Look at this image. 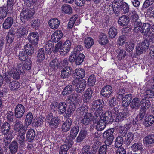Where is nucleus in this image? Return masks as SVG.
<instances>
[{
	"label": "nucleus",
	"mask_w": 154,
	"mask_h": 154,
	"mask_svg": "<svg viewBox=\"0 0 154 154\" xmlns=\"http://www.w3.org/2000/svg\"><path fill=\"white\" fill-rule=\"evenodd\" d=\"M45 120L46 123L48 124L49 127L52 129L58 128L60 123V119L59 117L54 116L53 113H51L48 114Z\"/></svg>",
	"instance_id": "f257e3e1"
},
{
	"label": "nucleus",
	"mask_w": 154,
	"mask_h": 154,
	"mask_svg": "<svg viewBox=\"0 0 154 154\" xmlns=\"http://www.w3.org/2000/svg\"><path fill=\"white\" fill-rule=\"evenodd\" d=\"M17 68V69L13 68L9 69L7 72H3V76L5 77H19L20 73L23 72L25 69L24 68V65L20 63L18 65Z\"/></svg>",
	"instance_id": "f03ea898"
},
{
	"label": "nucleus",
	"mask_w": 154,
	"mask_h": 154,
	"mask_svg": "<svg viewBox=\"0 0 154 154\" xmlns=\"http://www.w3.org/2000/svg\"><path fill=\"white\" fill-rule=\"evenodd\" d=\"M114 128H112L106 130L103 133V136L105 140L104 143L107 146L110 145L113 141Z\"/></svg>",
	"instance_id": "7ed1b4c3"
},
{
	"label": "nucleus",
	"mask_w": 154,
	"mask_h": 154,
	"mask_svg": "<svg viewBox=\"0 0 154 154\" xmlns=\"http://www.w3.org/2000/svg\"><path fill=\"white\" fill-rule=\"evenodd\" d=\"M34 12L32 10L29 8L25 7L22 9L20 13V17L23 21L28 20L31 18L33 15Z\"/></svg>",
	"instance_id": "20e7f679"
},
{
	"label": "nucleus",
	"mask_w": 154,
	"mask_h": 154,
	"mask_svg": "<svg viewBox=\"0 0 154 154\" xmlns=\"http://www.w3.org/2000/svg\"><path fill=\"white\" fill-rule=\"evenodd\" d=\"M26 111V108L23 104H18L14 109V114L15 117L17 119L22 118Z\"/></svg>",
	"instance_id": "39448f33"
},
{
	"label": "nucleus",
	"mask_w": 154,
	"mask_h": 154,
	"mask_svg": "<svg viewBox=\"0 0 154 154\" xmlns=\"http://www.w3.org/2000/svg\"><path fill=\"white\" fill-rule=\"evenodd\" d=\"M14 129V131L18 134L25 133L27 130V128L25 127L21 121L18 120H16Z\"/></svg>",
	"instance_id": "423d86ee"
},
{
	"label": "nucleus",
	"mask_w": 154,
	"mask_h": 154,
	"mask_svg": "<svg viewBox=\"0 0 154 154\" xmlns=\"http://www.w3.org/2000/svg\"><path fill=\"white\" fill-rule=\"evenodd\" d=\"M149 44L147 40H144L141 43L138 44L136 48V54L140 55L148 48Z\"/></svg>",
	"instance_id": "0eeeda50"
},
{
	"label": "nucleus",
	"mask_w": 154,
	"mask_h": 154,
	"mask_svg": "<svg viewBox=\"0 0 154 154\" xmlns=\"http://www.w3.org/2000/svg\"><path fill=\"white\" fill-rule=\"evenodd\" d=\"M150 29L151 25L149 23H144L141 28L140 32L146 37H151L152 33L151 32Z\"/></svg>",
	"instance_id": "6e6552de"
},
{
	"label": "nucleus",
	"mask_w": 154,
	"mask_h": 154,
	"mask_svg": "<svg viewBox=\"0 0 154 154\" xmlns=\"http://www.w3.org/2000/svg\"><path fill=\"white\" fill-rule=\"evenodd\" d=\"M66 102L68 103H75L77 105H80L82 102L81 98L79 97L78 95L73 94L67 97Z\"/></svg>",
	"instance_id": "1a4fd4ad"
},
{
	"label": "nucleus",
	"mask_w": 154,
	"mask_h": 154,
	"mask_svg": "<svg viewBox=\"0 0 154 154\" xmlns=\"http://www.w3.org/2000/svg\"><path fill=\"white\" fill-rule=\"evenodd\" d=\"M71 45V43L70 40L66 41L62 45V48L60 50L59 52L60 54L63 55L66 54L69 51Z\"/></svg>",
	"instance_id": "9d476101"
},
{
	"label": "nucleus",
	"mask_w": 154,
	"mask_h": 154,
	"mask_svg": "<svg viewBox=\"0 0 154 154\" xmlns=\"http://www.w3.org/2000/svg\"><path fill=\"white\" fill-rule=\"evenodd\" d=\"M27 38L32 44L36 45L38 44L39 39L38 34L36 32H31L28 35Z\"/></svg>",
	"instance_id": "9b49d317"
},
{
	"label": "nucleus",
	"mask_w": 154,
	"mask_h": 154,
	"mask_svg": "<svg viewBox=\"0 0 154 154\" xmlns=\"http://www.w3.org/2000/svg\"><path fill=\"white\" fill-rule=\"evenodd\" d=\"M112 92V87L109 85L105 86L102 88L100 92L101 96L105 98H109Z\"/></svg>",
	"instance_id": "f8f14e48"
},
{
	"label": "nucleus",
	"mask_w": 154,
	"mask_h": 154,
	"mask_svg": "<svg viewBox=\"0 0 154 154\" xmlns=\"http://www.w3.org/2000/svg\"><path fill=\"white\" fill-rule=\"evenodd\" d=\"M1 132L2 134L4 135H8L10 134H12V135H14L11 130L10 124L8 122H5L2 125Z\"/></svg>",
	"instance_id": "ddd939ff"
},
{
	"label": "nucleus",
	"mask_w": 154,
	"mask_h": 154,
	"mask_svg": "<svg viewBox=\"0 0 154 154\" xmlns=\"http://www.w3.org/2000/svg\"><path fill=\"white\" fill-rule=\"evenodd\" d=\"M85 56L82 53H79L78 55L75 56L74 58H72V55L69 56V60L70 62H75L76 65L81 64L84 61Z\"/></svg>",
	"instance_id": "4468645a"
},
{
	"label": "nucleus",
	"mask_w": 154,
	"mask_h": 154,
	"mask_svg": "<svg viewBox=\"0 0 154 154\" xmlns=\"http://www.w3.org/2000/svg\"><path fill=\"white\" fill-rule=\"evenodd\" d=\"M66 118L67 119L63 124L61 127L62 131L64 132H66L69 131L72 122V118Z\"/></svg>",
	"instance_id": "2eb2a0df"
},
{
	"label": "nucleus",
	"mask_w": 154,
	"mask_h": 154,
	"mask_svg": "<svg viewBox=\"0 0 154 154\" xmlns=\"http://www.w3.org/2000/svg\"><path fill=\"white\" fill-rule=\"evenodd\" d=\"M93 118V115L91 113L85 114L81 119V122L87 127L89 123H91Z\"/></svg>",
	"instance_id": "dca6fc26"
},
{
	"label": "nucleus",
	"mask_w": 154,
	"mask_h": 154,
	"mask_svg": "<svg viewBox=\"0 0 154 154\" xmlns=\"http://www.w3.org/2000/svg\"><path fill=\"white\" fill-rule=\"evenodd\" d=\"M93 118V115L91 113L85 114L81 119V122L87 127L89 123H91Z\"/></svg>",
	"instance_id": "f3484780"
},
{
	"label": "nucleus",
	"mask_w": 154,
	"mask_h": 154,
	"mask_svg": "<svg viewBox=\"0 0 154 154\" xmlns=\"http://www.w3.org/2000/svg\"><path fill=\"white\" fill-rule=\"evenodd\" d=\"M93 90L91 88H88L85 92L83 97V102L87 103L89 102L92 97Z\"/></svg>",
	"instance_id": "a211bd4d"
},
{
	"label": "nucleus",
	"mask_w": 154,
	"mask_h": 154,
	"mask_svg": "<svg viewBox=\"0 0 154 154\" xmlns=\"http://www.w3.org/2000/svg\"><path fill=\"white\" fill-rule=\"evenodd\" d=\"M132 99V96L131 94H129L126 95L122 98V106L125 108L128 106L130 105Z\"/></svg>",
	"instance_id": "6ab92c4d"
},
{
	"label": "nucleus",
	"mask_w": 154,
	"mask_h": 154,
	"mask_svg": "<svg viewBox=\"0 0 154 154\" xmlns=\"http://www.w3.org/2000/svg\"><path fill=\"white\" fill-rule=\"evenodd\" d=\"M130 111L127 108H125L122 112L119 113L116 118L118 120V122L124 120L125 119L128 117L130 115Z\"/></svg>",
	"instance_id": "aec40b11"
},
{
	"label": "nucleus",
	"mask_w": 154,
	"mask_h": 154,
	"mask_svg": "<svg viewBox=\"0 0 154 154\" xmlns=\"http://www.w3.org/2000/svg\"><path fill=\"white\" fill-rule=\"evenodd\" d=\"M28 28L27 26L21 27L17 29V38H21L26 35L28 33Z\"/></svg>",
	"instance_id": "412c9836"
},
{
	"label": "nucleus",
	"mask_w": 154,
	"mask_h": 154,
	"mask_svg": "<svg viewBox=\"0 0 154 154\" xmlns=\"http://www.w3.org/2000/svg\"><path fill=\"white\" fill-rule=\"evenodd\" d=\"M63 33L60 30H57L52 34L51 39L53 42H57L63 37Z\"/></svg>",
	"instance_id": "4be33fe9"
},
{
	"label": "nucleus",
	"mask_w": 154,
	"mask_h": 154,
	"mask_svg": "<svg viewBox=\"0 0 154 154\" xmlns=\"http://www.w3.org/2000/svg\"><path fill=\"white\" fill-rule=\"evenodd\" d=\"M60 20L57 18H52L48 21V24L51 29L55 30L57 29L59 26Z\"/></svg>",
	"instance_id": "5701e85b"
},
{
	"label": "nucleus",
	"mask_w": 154,
	"mask_h": 154,
	"mask_svg": "<svg viewBox=\"0 0 154 154\" xmlns=\"http://www.w3.org/2000/svg\"><path fill=\"white\" fill-rule=\"evenodd\" d=\"M15 35V32L13 29L11 28L8 32L6 37V43L9 44H11L14 41Z\"/></svg>",
	"instance_id": "b1692460"
},
{
	"label": "nucleus",
	"mask_w": 154,
	"mask_h": 154,
	"mask_svg": "<svg viewBox=\"0 0 154 154\" xmlns=\"http://www.w3.org/2000/svg\"><path fill=\"white\" fill-rule=\"evenodd\" d=\"M141 105V101L139 98L137 97L134 98L130 104V107L131 109H137Z\"/></svg>",
	"instance_id": "393cba45"
},
{
	"label": "nucleus",
	"mask_w": 154,
	"mask_h": 154,
	"mask_svg": "<svg viewBox=\"0 0 154 154\" xmlns=\"http://www.w3.org/2000/svg\"><path fill=\"white\" fill-rule=\"evenodd\" d=\"M154 123V116L152 115H150L145 117L143 124L145 127H148L151 126Z\"/></svg>",
	"instance_id": "a878e982"
},
{
	"label": "nucleus",
	"mask_w": 154,
	"mask_h": 154,
	"mask_svg": "<svg viewBox=\"0 0 154 154\" xmlns=\"http://www.w3.org/2000/svg\"><path fill=\"white\" fill-rule=\"evenodd\" d=\"M103 101L101 99L94 101L92 103V109L94 110L102 109L104 106Z\"/></svg>",
	"instance_id": "bb28decb"
},
{
	"label": "nucleus",
	"mask_w": 154,
	"mask_h": 154,
	"mask_svg": "<svg viewBox=\"0 0 154 154\" xmlns=\"http://www.w3.org/2000/svg\"><path fill=\"white\" fill-rule=\"evenodd\" d=\"M36 133L35 130L33 129L28 130L26 134V140L28 142L32 141L35 138Z\"/></svg>",
	"instance_id": "cd10ccee"
},
{
	"label": "nucleus",
	"mask_w": 154,
	"mask_h": 154,
	"mask_svg": "<svg viewBox=\"0 0 154 154\" xmlns=\"http://www.w3.org/2000/svg\"><path fill=\"white\" fill-rule=\"evenodd\" d=\"M87 134V131L86 130L82 129L80 131L78 136L76 138L77 143H80L83 141L86 138Z\"/></svg>",
	"instance_id": "c85d7f7f"
},
{
	"label": "nucleus",
	"mask_w": 154,
	"mask_h": 154,
	"mask_svg": "<svg viewBox=\"0 0 154 154\" xmlns=\"http://www.w3.org/2000/svg\"><path fill=\"white\" fill-rule=\"evenodd\" d=\"M24 48V51L27 56H31L34 53L33 46L29 43H27L25 45Z\"/></svg>",
	"instance_id": "c756f323"
},
{
	"label": "nucleus",
	"mask_w": 154,
	"mask_h": 154,
	"mask_svg": "<svg viewBox=\"0 0 154 154\" xmlns=\"http://www.w3.org/2000/svg\"><path fill=\"white\" fill-rule=\"evenodd\" d=\"M86 84V81L85 80H80L79 84L77 85V88H76L75 90L77 92L79 93L83 92L85 88Z\"/></svg>",
	"instance_id": "7c9ffc66"
},
{
	"label": "nucleus",
	"mask_w": 154,
	"mask_h": 154,
	"mask_svg": "<svg viewBox=\"0 0 154 154\" xmlns=\"http://www.w3.org/2000/svg\"><path fill=\"white\" fill-rule=\"evenodd\" d=\"M59 62L58 59L55 58L51 61L49 63L50 69L52 71H56L59 67Z\"/></svg>",
	"instance_id": "2f4dec72"
},
{
	"label": "nucleus",
	"mask_w": 154,
	"mask_h": 154,
	"mask_svg": "<svg viewBox=\"0 0 154 154\" xmlns=\"http://www.w3.org/2000/svg\"><path fill=\"white\" fill-rule=\"evenodd\" d=\"M18 145L17 142L15 140L12 141L9 146V151L11 153L15 154L18 150Z\"/></svg>",
	"instance_id": "473e14b6"
},
{
	"label": "nucleus",
	"mask_w": 154,
	"mask_h": 154,
	"mask_svg": "<svg viewBox=\"0 0 154 154\" xmlns=\"http://www.w3.org/2000/svg\"><path fill=\"white\" fill-rule=\"evenodd\" d=\"M130 19L128 16L123 15L119 17L118 22L119 25L122 26H124L127 25Z\"/></svg>",
	"instance_id": "72a5a7b5"
},
{
	"label": "nucleus",
	"mask_w": 154,
	"mask_h": 154,
	"mask_svg": "<svg viewBox=\"0 0 154 154\" xmlns=\"http://www.w3.org/2000/svg\"><path fill=\"white\" fill-rule=\"evenodd\" d=\"M69 107L67 109V113L66 115V118H70L73 114L76 108V104L74 103H69Z\"/></svg>",
	"instance_id": "f704fd0d"
},
{
	"label": "nucleus",
	"mask_w": 154,
	"mask_h": 154,
	"mask_svg": "<svg viewBox=\"0 0 154 154\" xmlns=\"http://www.w3.org/2000/svg\"><path fill=\"white\" fill-rule=\"evenodd\" d=\"M150 99L148 97H145L142 99L141 101V109H146L149 108L151 106L150 101Z\"/></svg>",
	"instance_id": "c9c22d12"
},
{
	"label": "nucleus",
	"mask_w": 154,
	"mask_h": 154,
	"mask_svg": "<svg viewBox=\"0 0 154 154\" xmlns=\"http://www.w3.org/2000/svg\"><path fill=\"white\" fill-rule=\"evenodd\" d=\"M15 78L16 80L15 81H12L10 84L11 90L14 91L18 90L20 86V83L17 80L18 79H19L20 78Z\"/></svg>",
	"instance_id": "e433bc0d"
},
{
	"label": "nucleus",
	"mask_w": 154,
	"mask_h": 154,
	"mask_svg": "<svg viewBox=\"0 0 154 154\" xmlns=\"http://www.w3.org/2000/svg\"><path fill=\"white\" fill-rule=\"evenodd\" d=\"M13 19L11 17L7 18L4 21L3 24V28L6 29L10 28L13 23Z\"/></svg>",
	"instance_id": "4c0bfd02"
},
{
	"label": "nucleus",
	"mask_w": 154,
	"mask_h": 154,
	"mask_svg": "<svg viewBox=\"0 0 154 154\" xmlns=\"http://www.w3.org/2000/svg\"><path fill=\"white\" fill-rule=\"evenodd\" d=\"M125 144V141L124 140L123 137L121 136L117 137L115 141L114 146L116 148L122 147V146L123 143Z\"/></svg>",
	"instance_id": "58836bf2"
},
{
	"label": "nucleus",
	"mask_w": 154,
	"mask_h": 154,
	"mask_svg": "<svg viewBox=\"0 0 154 154\" xmlns=\"http://www.w3.org/2000/svg\"><path fill=\"white\" fill-rule=\"evenodd\" d=\"M98 41L102 45H105L109 42L106 35L103 33H101L100 35L98 37Z\"/></svg>",
	"instance_id": "ea45409f"
},
{
	"label": "nucleus",
	"mask_w": 154,
	"mask_h": 154,
	"mask_svg": "<svg viewBox=\"0 0 154 154\" xmlns=\"http://www.w3.org/2000/svg\"><path fill=\"white\" fill-rule=\"evenodd\" d=\"M57 108L59 109L58 112L60 114H64L66 111L67 105L64 102H61L58 103Z\"/></svg>",
	"instance_id": "a19ab883"
},
{
	"label": "nucleus",
	"mask_w": 154,
	"mask_h": 154,
	"mask_svg": "<svg viewBox=\"0 0 154 154\" xmlns=\"http://www.w3.org/2000/svg\"><path fill=\"white\" fill-rule=\"evenodd\" d=\"M25 133L19 134L17 136V140L20 146L23 147L25 143Z\"/></svg>",
	"instance_id": "79ce46f5"
},
{
	"label": "nucleus",
	"mask_w": 154,
	"mask_h": 154,
	"mask_svg": "<svg viewBox=\"0 0 154 154\" xmlns=\"http://www.w3.org/2000/svg\"><path fill=\"white\" fill-rule=\"evenodd\" d=\"M130 122L131 124H132L134 127L138 126L141 122L139 119L138 116H135L129 117Z\"/></svg>",
	"instance_id": "37998d69"
},
{
	"label": "nucleus",
	"mask_w": 154,
	"mask_h": 154,
	"mask_svg": "<svg viewBox=\"0 0 154 154\" xmlns=\"http://www.w3.org/2000/svg\"><path fill=\"white\" fill-rule=\"evenodd\" d=\"M112 116L109 112H108L107 114V113L104 114L103 119L106 124H111L113 122L114 119Z\"/></svg>",
	"instance_id": "c03bdc74"
},
{
	"label": "nucleus",
	"mask_w": 154,
	"mask_h": 154,
	"mask_svg": "<svg viewBox=\"0 0 154 154\" xmlns=\"http://www.w3.org/2000/svg\"><path fill=\"white\" fill-rule=\"evenodd\" d=\"M83 47L81 45H78L75 46L74 50L71 52L70 55H72V58H74V57L79 54L80 52L83 49Z\"/></svg>",
	"instance_id": "a18cd8bd"
},
{
	"label": "nucleus",
	"mask_w": 154,
	"mask_h": 154,
	"mask_svg": "<svg viewBox=\"0 0 154 154\" xmlns=\"http://www.w3.org/2000/svg\"><path fill=\"white\" fill-rule=\"evenodd\" d=\"M33 118V115L32 112H29L26 116L25 120V124L27 126H29L32 122Z\"/></svg>",
	"instance_id": "49530a36"
},
{
	"label": "nucleus",
	"mask_w": 154,
	"mask_h": 154,
	"mask_svg": "<svg viewBox=\"0 0 154 154\" xmlns=\"http://www.w3.org/2000/svg\"><path fill=\"white\" fill-rule=\"evenodd\" d=\"M62 11L64 13L68 14H70L72 13V8L68 4L63 5L61 7Z\"/></svg>",
	"instance_id": "de8ad7c7"
},
{
	"label": "nucleus",
	"mask_w": 154,
	"mask_h": 154,
	"mask_svg": "<svg viewBox=\"0 0 154 154\" xmlns=\"http://www.w3.org/2000/svg\"><path fill=\"white\" fill-rule=\"evenodd\" d=\"M71 69L70 67H66L63 68L61 71V77H66L70 76L71 75Z\"/></svg>",
	"instance_id": "09e8293b"
},
{
	"label": "nucleus",
	"mask_w": 154,
	"mask_h": 154,
	"mask_svg": "<svg viewBox=\"0 0 154 154\" xmlns=\"http://www.w3.org/2000/svg\"><path fill=\"white\" fill-rule=\"evenodd\" d=\"M45 57L44 50L43 48H41L38 51L37 55V61L38 62H41L44 60Z\"/></svg>",
	"instance_id": "8fccbe9b"
},
{
	"label": "nucleus",
	"mask_w": 154,
	"mask_h": 154,
	"mask_svg": "<svg viewBox=\"0 0 154 154\" xmlns=\"http://www.w3.org/2000/svg\"><path fill=\"white\" fill-rule=\"evenodd\" d=\"M143 146L142 144L140 142H137L132 145L131 148L133 152L142 151L143 150Z\"/></svg>",
	"instance_id": "3c124183"
},
{
	"label": "nucleus",
	"mask_w": 154,
	"mask_h": 154,
	"mask_svg": "<svg viewBox=\"0 0 154 154\" xmlns=\"http://www.w3.org/2000/svg\"><path fill=\"white\" fill-rule=\"evenodd\" d=\"M134 134L132 133L128 132L125 137V141L127 145H129L132 141L134 138Z\"/></svg>",
	"instance_id": "603ef678"
},
{
	"label": "nucleus",
	"mask_w": 154,
	"mask_h": 154,
	"mask_svg": "<svg viewBox=\"0 0 154 154\" xmlns=\"http://www.w3.org/2000/svg\"><path fill=\"white\" fill-rule=\"evenodd\" d=\"M79 131V126L78 125L74 126L71 128L69 134L72 137L76 138Z\"/></svg>",
	"instance_id": "864d4df0"
},
{
	"label": "nucleus",
	"mask_w": 154,
	"mask_h": 154,
	"mask_svg": "<svg viewBox=\"0 0 154 154\" xmlns=\"http://www.w3.org/2000/svg\"><path fill=\"white\" fill-rule=\"evenodd\" d=\"M116 52L118 54L117 57L119 60H121L124 58L126 55L125 51L122 48H118L116 50Z\"/></svg>",
	"instance_id": "5fc2aeb1"
},
{
	"label": "nucleus",
	"mask_w": 154,
	"mask_h": 154,
	"mask_svg": "<svg viewBox=\"0 0 154 154\" xmlns=\"http://www.w3.org/2000/svg\"><path fill=\"white\" fill-rule=\"evenodd\" d=\"M14 113L12 111H8L6 114L7 121L11 123L13 122L15 119Z\"/></svg>",
	"instance_id": "6e6d98bb"
},
{
	"label": "nucleus",
	"mask_w": 154,
	"mask_h": 154,
	"mask_svg": "<svg viewBox=\"0 0 154 154\" xmlns=\"http://www.w3.org/2000/svg\"><path fill=\"white\" fill-rule=\"evenodd\" d=\"M118 33L117 29L114 27L110 28L108 34L109 37L111 38H114Z\"/></svg>",
	"instance_id": "4d7b16f0"
},
{
	"label": "nucleus",
	"mask_w": 154,
	"mask_h": 154,
	"mask_svg": "<svg viewBox=\"0 0 154 154\" xmlns=\"http://www.w3.org/2000/svg\"><path fill=\"white\" fill-rule=\"evenodd\" d=\"M69 149L68 145L64 144L60 146L59 149V154H67Z\"/></svg>",
	"instance_id": "13d9d810"
},
{
	"label": "nucleus",
	"mask_w": 154,
	"mask_h": 154,
	"mask_svg": "<svg viewBox=\"0 0 154 154\" xmlns=\"http://www.w3.org/2000/svg\"><path fill=\"white\" fill-rule=\"evenodd\" d=\"M72 91V85H68L66 86L63 89L62 92V94L63 96L68 95L71 93Z\"/></svg>",
	"instance_id": "bf43d9fd"
},
{
	"label": "nucleus",
	"mask_w": 154,
	"mask_h": 154,
	"mask_svg": "<svg viewBox=\"0 0 154 154\" xmlns=\"http://www.w3.org/2000/svg\"><path fill=\"white\" fill-rule=\"evenodd\" d=\"M54 46L53 42L52 41H48L45 45V50L48 51V53H51L52 52V49H53Z\"/></svg>",
	"instance_id": "052dcab7"
},
{
	"label": "nucleus",
	"mask_w": 154,
	"mask_h": 154,
	"mask_svg": "<svg viewBox=\"0 0 154 154\" xmlns=\"http://www.w3.org/2000/svg\"><path fill=\"white\" fill-rule=\"evenodd\" d=\"M85 44L87 48H90L94 44V40L90 37L87 38L85 40Z\"/></svg>",
	"instance_id": "680f3d73"
},
{
	"label": "nucleus",
	"mask_w": 154,
	"mask_h": 154,
	"mask_svg": "<svg viewBox=\"0 0 154 154\" xmlns=\"http://www.w3.org/2000/svg\"><path fill=\"white\" fill-rule=\"evenodd\" d=\"M119 109V107L116 106H114L113 107L109 108V109L108 112L113 116H116L118 115Z\"/></svg>",
	"instance_id": "e2e57ef3"
},
{
	"label": "nucleus",
	"mask_w": 154,
	"mask_h": 154,
	"mask_svg": "<svg viewBox=\"0 0 154 154\" xmlns=\"http://www.w3.org/2000/svg\"><path fill=\"white\" fill-rule=\"evenodd\" d=\"M26 55L25 51L23 50L19 52L18 56L20 60L24 61L26 60L27 59L29 58H28L27 56H26Z\"/></svg>",
	"instance_id": "0e129e2a"
},
{
	"label": "nucleus",
	"mask_w": 154,
	"mask_h": 154,
	"mask_svg": "<svg viewBox=\"0 0 154 154\" xmlns=\"http://www.w3.org/2000/svg\"><path fill=\"white\" fill-rule=\"evenodd\" d=\"M106 125L107 124H106L104 120L101 119L97 125L96 128L98 130L102 131L104 129Z\"/></svg>",
	"instance_id": "69168bd1"
},
{
	"label": "nucleus",
	"mask_w": 154,
	"mask_h": 154,
	"mask_svg": "<svg viewBox=\"0 0 154 154\" xmlns=\"http://www.w3.org/2000/svg\"><path fill=\"white\" fill-rule=\"evenodd\" d=\"M146 144H152L154 143V136L149 135L146 136L144 138Z\"/></svg>",
	"instance_id": "338daca9"
},
{
	"label": "nucleus",
	"mask_w": 154,
	"mask_h": 154,
	"mask_svg": "<svg viewBox=\"0 0 154 154\" xmlns=\"http://www.w3.org/2000/svg\"><path fill=\"white\" fill-rule=\"evenodd\" d=\"M82 154H92L90 150V146L86 145L83 146L81 149Z\"/></svg>",
	"instance_id": "774afa93"
}]
</instances>
